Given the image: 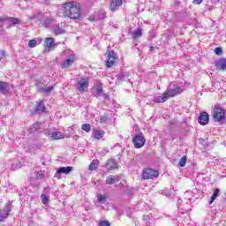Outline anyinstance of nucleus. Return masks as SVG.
I'll use <instances>...</instances> for the list:
<instances>
[{"label": "nucleus", "mask_w": 226, "mask_h": 226, "mask_svg": "<svg viewBox=\"0 0 226 226\" xmlns=\"http://www.w3.org/2000/svg\"><path fill=\"white\" fill-rule=\"evenodd\" d=\"M63 11L64 17H70V19L77 20L80 19V4H77L76 2H67L63 5Z\"/></svg>", "instance_id": "obj_1"}, {"label": "nucleus", "mask_w": 226, "mask_h": 226, "mask_svg": "<svg viewBox=\"0 0 226 226\" xmlns=\"http://www.w3.org/2000/svg\"><path fill=\"white\" fill-rule=\"evenodd\" d=\"M212 117L215 123H226L225 109H223L220 104H216L212 109Z\"/></svg>", "instance_id": "obj_2"}, {"label": "nucleus", "mask_w": 226, "mask_h": 226, "mask_svg": "<svg viewBox=\"0 0 226 226\" xmlns=\"http://www.w3.org/2000/svg\"><path fill=\"white\" fill-rule=\"evenodd\" d=\"M132 144L136 149H140V147H144V144H146V138L141 134H136L132 139Z\"/></svg>", "instance_id": "obj_3"}, {"label": "nucleus", "mask_w": 226, "mask_h": 226, "mask_svg": "<svg viewBox=\"0 0 226 226\" xmlns=\"http://www.w3.org/2000/svg\"><path fill=\"white\" fill-rule=\"evenodd\" d=\"M11 24L12 26H18L20 24V19L13 17H0V29H3V25L1 24Z\"/></svg>", "instance_id": "obj_4"}, {"label": "nucleus", "mask_w": 226, "mask_h": 226, "mask_svg": "<svg viewBox=\"0 0 226 226\" xmlns=\"http://www.w3.org/2000/svg\"><path fill=\"white\" fill-rule=\"evenodd\" d=\"M107 61L106 66L107 68H112L113 64H116V52L114 50H107L106 52Z\"/></svg>", "instance_id": "obj_5"}, {"label": "nucleus", "mask_w": 226, "mask_h": 226, "mask_svg": "<svg viewBox=\"0 0 226 226\" xmlns=\"http://www.w3.org/2000/svg\"><path fill=\"white\" fill-rule=\"evenodd\" d=\"M160 173L158 170H154L151 168H147L143 171V179H154V177H158Z\"/></svg>", "instance_id": "obj_6"}, {"label": "nucleus", "mask_w": 226, "mask_h": 226, "mask_svg": "<svg viewBox=\"0 0 226 226\" xmlns=\"http://www.w3.org/2000/svg\"><path fill=\"white\" fill-rule=\"evenodd\" d=\"M73 171V167L67 166V167H60L56 170L54 177L56 179H61V174H71Z\"/></svg>", "instance_id": "obj_7"}, {"label": "nucleus", "mask_w": 226, "mask_h": 226, "mask_svg": "<svg viewBox=\"0 0 226 226\" xmlns=\"http://www.w3.org/2000/svg\"><path fill=\"white\" fill-rule=\"evenodd\" d=\"M13 89V85H10L8 82L0 81V94H9Z\"/></svg>", "instance_id": "obj_8"}, {"label": "nucleus", "mask_w": 226, "mask_h": 226, "mask_svg": "<svg viewBox=\"0 0 226 226\" xmlns=\"http://www.w3.org/2000/svg\"><path fill=\"white\" fill-rule=\"evenodd\" d=\"M198 123L202 126H206V124L209 123V114L206 111L200 113V116L198 117Z\"/></svg>", "instance_id": "obj_9"}, {"label": "nucleus", "mask_w": 226, "mask_h": 226, "mask_svg": "<svg viewBox=\"0 0 226 226\" xmlns=\"http://www.w3.org/2000/svg\"><path fill=\"white\" fill-rule=\"evenodd\" d=\"M88 84H89V79L87 78H82L79 81H78L79 92L84 93V91L87 89Z\"/></svg>", "instance_id": "obj_10"}, {"label": "nucleus", "mask_w": 226, "mask_h": 226, "mask_svg": "<svg viewBox=\"0 0 226 226\" xmlns=\"http://www.w3.org/2000/svg\"><path fill=\"white\" fill-rule=\"evenodd\" d=\"M10 213H11V205H6L4 208L0 211V222L6 220V218L10 216Z\"/></svg>", "instance_id": "obj_11"}, {"label": "nucleus", "mask_w": 226, "mask_h": 226, "mask_svg": "<svg viewBox=\"0 0 226 226\" xmlns=\"http://www.w3.org/2000/svg\"><path fill=\"white\" fill-rule=\"evenodd\" d=\"M168 94V99L169 98H174V96H177V94H181L183 93V90L181 89L180 87H177L173 89H168L167 92Z\"/></svg>", "instance_id": "obj_12"}, {"label": "nucleus", "mask_w": 226, "mask_h": 226, "mask_svg": "<svg viewBox=\"0 0 226 226\" xmlns=\"http://www.w3.org/2000/svg\"><path fill=\"white\" fill-rule=\"evenodd\" d=\"M104 167L108 171L116 170V169H117V162L114 159H109L106 162Z\"/></svg>", "instance_id": "obj_13"}, {"label": "nucleus", "mask_w": 226, "mask_h": 226, "mask_svg": "<svg viewBox=\"0 0 226 226\" xmlns=\"http://www.w3.org/2000/svg\"><path fill=\"white\" fill-rule=\"evenodd\" d=\"M34 112L35 114H45L47 112V108L45 107V104H43L42 101L36 103Z\"/></svg>", "instance_id": "obj_14"}, {"label": "nucleus", "mask_w": 226, "mask_h": 226, "mask_svg": "<svg viewBox=\"0 0 226 226\" xmlns=\"http://www.w3.org/2000/svg\"><path fill=\"white\" fill-rule=\"evenodd\" d=\"M75 63V56L71 54L69 57L62 63V68H70Z\"/></svg>", "instance_id": "obj_15"}, {"label": "nucleus", "mask_w": 226, "mask_h": 226, "mask_svg": "<svg viewBox=\"0 0 226 226\" xmlns=\"http://www.w3.org/2000/svg\"><path fill=\"white\" fill-rule=\"evenodd\" d=\"M36 87L39 93H44V94H49V93H52V91H54V87H43L40 84H36Z\"/></svg>", "instance_id": "obj_16"}, {"label": "nucleus", "mask_w": 226, "mask_h": 226, "mask_svg": "<svg viewBox=\"0 0 226 226\" xmlns=\"http://www.w3.org/2000/svg\"><path fill=\"white\" fill-rule=\"evenodd\" d=\"M121 181V175H109L106 178V185H114V183H118Z\"/></svg>", "instance_id": "obj_17"}, {"label": "nucleus", "mask_w": 226, "mask_h": 226, "mask_svg": "<svg viewBox=\"0 0 226 226\" xmlns=\"http://www.w3.org/2000/svg\"><path fill=\"white\" fill-rule=\"evenodd\" d=\"M123 5V0H112L109 4V10L111 11H116L117 8Z\"/></svg>", "instance_id": "obj_18"}, {"label": "nucleus", "mask_w": 226, "mask_h": 226, "mask_svg": "<svg viewBox=\"0 0 226 226\" xmlns=\"http://www.w3.org/2000/svg\"><path fill=\"white\" fill-rule=\"evenodd\" d=\"M215 66L221 72H225L226 70V58H221L215 62Z\"/></svg>", "instance_id": "obj_19"}, {"label": "nucleus", "mask_w": 226, "mask_h": 226, "mask_svg": "<svg viewBox=\"0 0 226 226\" xmlns=\"http://www.w3.org/2000/svg\"><path fill=\"white\" fill-rule=\"evenodd\" d=\"M49 137L51 140H59L61 139H64V134L61 132H53L52 133H49Z\"/></svg>", "instance_id": "obj_20"}, {"label": "nucleus", "mask_w": 226, "mask_h": 226, "mask_svg": "<svg viewBox=\"0 0 226 226\" xmlns=\"http://www.w3.org/2000/svg\"><path fill=\"white\" fill-rule=\"evenodd\" d=\"M53 33L54 34H56V36H57L59 34H64L66 31L64 30V28H63V26H61V25L56 24V25H54L53 26Z\"/></svg>", "instance_id": "obj_21"}, {"label": "nucleus", "mask_w": 226, "mask_h": 226, "mask_svg": "<svg viewBox=\"0 0 226 226\" xmlns=\"http://www.w3.org/2000/svg\"><path fill=\"white\" fill-rule=\"evenodd\" d=\"M169 100V94L167 93H163L162 96L155 97L154 99V103H165Z\"/></svg>", "instance_id": "obj_22"}, {"label": "nucleus", "mask_w": 226, "mask_h": 226, "mask_svg": "<svg viewBox=\"0 0 226 226\" xmlns=\"http://www.w3.org/2000/svg\"><path fill=\"white\" fill-rule=\"evenodd\" d=\"M128 77H130V74L126 72H123L117 75V79L118 80V82H123V81L126 80V79H128Z\"/></svg>", "instance_id": "obj_23"}, {"label": "nucleus", "mask_w": 226, "mask_h": 226, "mask_svg": "<svg viewBox=\"0 0 226 226\" xmlns=\"http://www.w3.org/2000/svg\"><path fill=\"white\" fill-rule=\"evenodd\" d=\"M98 165H100V161L98 159L93 160L89 165V170H96Z\"/></svg>", "instance_id": "obj_24"}, {"label": "nucleus", "mask_w": 226, "mask_h": 226, "mask_svg": "<svg viewBox=\"0 0 226 226\" xmlns=\"http://www.w3.org/2000/svg\"><path fill=\"white\" fill-rule=\"evenodd\" d=\"M143 222L145 223V225H143V226L153 225V218H151V215H143Z\"/></svg>", "instance_id": "obj_25"}, {"label": "nucleus", "mask_w": 226, "mask_h": 226, "mask_svg": "<svg viewBox=\"0 0 226 226\" xmlns=\"http://www.w3.org/2000/svg\"><path fill=\"white\" fill-rule=\"evenodd\" d=\"M55 24H56V21H53V19L50 18H47L42 22V25L44 27H50L51 26H54Z\"/></svg>", "instance_id": "obj_26"}, {"label": "nucleus", "mask_w": 226, "mask_h": 226, "mask_svg": "<svg viewBox=\"0 0 226 226\" xmlns=\"http://www.w3.org/2000/svg\"><path fill=\"white\" fill-rule=\"evenodd\" d=\"M140 36H142V28H139L132 34V40H138V38H140Z\"/></svg>", "instance_id": "obj_27"}, {"label": "nucleus", "mask_w": 226, "mask_h": 226, "mask_svg": "<svg viewBox=\"0 0 226 226\" xmlns=\"http://www.w3.org/2000/svg\"><path fill=\"white\" fill-rule=\"evenodd\" d=\"M103 135H105V132H103V130H96L94 132V139L100 140V139H103Z\"/></svg>", "instance_id": "obj_28"}, {"label": "nucleus", "mask_w": 226, "mask_h": 226, "mask_svg": "<svg viewBox=\"0 0 226 226\" xmlns=\"http://www.w3.org/2000/svg\"><path fill=\"white\" fill-rule=\"evenodd\" d=\"M97 202H99V204H105V202H107V195L99 194L97 196Z\"/></svg>", "instance_id": "obj_29"}, {"label": "nucleus", "mask_w": 226, "mask_h": 226, "mask_svg": "<svg viewBox=\"0 0 226 226\" xmlns=\"http://www.w3.org/2000/svg\"><path fill=\"white\" fill-rule=\"evenodd\" d=\"M105 10L101 9L97 11V20H103L105 19Z\"/></svg>", "instance_id": "obj_30"}, {"label": "nucleus", "mask_w": 226, "mask_h": 226, "mask_svg": "<svg viewBox=\"0 0 226 226\" xmlns=\"http://www.w3.org/2000/svg\"><path fill=\"white\" fill-rule=\"evenodd\" d=\"M45 45L46 47H48V49H51V47H54V38H47L45 41Z\"/></svg>", "instance_id": "obj_31"}, {"label": "nucleus", "mask_w": 226, "mask_h": 226, "mask_svg": "<svg viewBox=\"0 0 226 226\" xmlns=\"http://www.w3.org/2000/svg\"><path fill=\"white\" fill-rule=\"evenodd\" d=\"M219 194H220V189H215V190L214 191L213 195H212L211 198H210L209 204H213V201H214V200H216V197H218Z\"/></svg>", "instance_id": "obj_32"}, {"label": "nucleus", "mask_w": 226, "mask_h": 226, "mask_svg": "<svg viewBox=\"0 0 226 226\" xmlns=\"http://www.w3.org/2000/svg\"><path fill=\"white\" fill-rule=\"evenodd\" d=\"M36 130H40V123L38 122L34 123L32 127L29 128V132L33 133V132H36Z\"/></svg>", "instance_id": "obj_33"}, {"label": "nucleus", "mask_w": 226, "mask_h": 226, "mask_svg": "<svg viewBox=\"0 0 226 226\" xmlns=\"http://www.w3.org/2000/svg\"><path fill=\"white\" fill-rule=\"evenodd\" d=\"M45 177V171L40 170L35 173V179H43Z\"/></svg>", "instance_id": "obj_34"}, {"label": "nucleus", "mask_w": 226, "mask_h": 226, "mask_svg": "<svg viewBox=\"0 0 226 226\" xmlns=\"http://www.w3.org/2000/svg\"><path fill=\"white\" fill-rule=\"evenodd\" d=\"M186 159H187L186 155H183L181 157V159L179 161V163H178L179 167H185L186 166Z\"/></svg>", "instance_id": "obj_35"}, {"label": "nucleus", "mask_w": 226, "mask_h": 226, "mask_svg": "<svg viewBox=\"0 0 226 226\" xmlns=\"http://www.w3.org/2000/svg\"><path fill=\"white\" fill-rule=\"evenodd\" d=\"M41 200L42 204H44V206H47L49 204V196H47L46 194H41Z\"/></svg>", "instance_id": "obj_36"}, {"label": "nucleus", "mask_w": 226, "mask_h": 226, "mask_svg": "<svg viewBox=\"0 0 226 226\" xmlns=\"http://www.w3.org/2000/svg\"><path fill=\"white\" fill-rule=\"evenodd\" d=\"M81 129L84 130V132H91V124H82Z\"/></svg>", "instance_id": "obj_37"}, {"label": "nucleus", "mask_w": 226, "mask_h": 226, "mask_svg": "<svg viewBox=\"0 0 226 226\" xmlns=\"http://www.w3.org/2000/svg\"><path fill=\"white\" fill-rule=\"evenodd\" d=\"M149 38H155L156 37V30H154V26L148 33Z\"/></svg>", "instance_id": "obj_38"}, {"label": "nucleus", "mask_w": 226, "mask_h": 226, "mask_svg": "<svg viewBox=\"0 0 226 226\" xmlns=\"http://www.w3.org/2000/svg\"><path fill=\"white\" fill-rule=\"evenodd\" d=\"M103 93V87L100 85L96 89V98Z\"/></svg>", "instance_id": "obj_39"}, {"label": "nucleus", "mask_w": 226, "mask_h": 226, "mask_svg": "<svg viewBox=\"0 0 226 226\" xmlns=\"http://www.w3.org/2000/svg\"><path fill=\"white\" fill-rule=\"evenodd\" d=\"M99 120H100V123L103 124V123H107V121L109 120V116L104 115L102 117H100Z\"/></svg>", "instance_id": "obj_40"}, {"label": "nucleus", "mask_w": 226, "mask_h": 226, "mask_svg": "<svg viewBox=\"0 0 226 226\" xmlns=\"http://www.w3.org/2000/svg\"><path fill=\"white\" fill-rule=\"evenodd\" d=\"M28 47L30 49H34V47H36V40H31L28 42Z\"/></svg>", "instance_id": "obj_41"}, {"label": "nucleus", "mask_w": 226, "mask_h": 226, "mask_svg": "<svg viewBox=\"0 0 226 226\" xmlns=\"http://www.w3.org/2000/svg\"><path fill=\"white\" fill-rule=\"evenodd\" d=\"M222 52H223V50L222 49L221 47H217V48H215V54L216 56H222Z\"/></svg>", "instance_id": "obj_42"}, {"label": "nucleus", "mask_w": 226, "mask_h": 226, "mask_svg": "<svg viewBox=\"0 0 226 226\" xmlns=\"http://www.w3.org/2000/svg\"><path fill=\"white\" fill-rule=\"evenodd\" d=\"M99 226H110V222H109L108 221H101L99 222Z\"/></svg>", "instance_id": "obj_43"}, {"label": "nucleus", "mask_w": 226, "mask_h": 226, "mask_svg": "<svg viewBox=\"0 0 226 226\" xmlns=\"http://www.w3.org/2000/svg\"><path fill=\"white\" fill-rule=\"evenodd\" d=\"M4 56H5L4 51V50H1V51H0V61L3 60V59H4Z\"/></svg>", "instance_id": "obj_44"}, {"label": "nucleus", "mask_w": 226, "mask_h": 226, "mask_svg": "<svg viewBox=\"0 0 226 226\" xmlns=\"http://www.w3.org/2000/svg\"><path fill=\"white\" fill-rule=\"evenodd\" d=\"M194 4H202V0H193Z\"/></svg>", "instance_id": "obj_45"}, {"label": "nucleus", "mask_w": 226, "mask_h": 226, "mask_svg": "<svg viewBox=\"0 0 226 226\" xmlns=\"http://www.w3.org/2000/svg\"><path fill=\"white\" fill-rule=\"evenodd\" d=\"M12 169H14V170H17V169H20V165H19V164H13V165H12Z\"/></svg>", "instance_id": "obj_46"}, {"label": "nucleus", "mask_w": 226, "mask_h": 226, "mask_svg": "<svg viewBox=\"0 0 226 226\" xmlns=\"http://www.w3.org/2000/svg\"><path fill=\"white\" fill-rule=\"evenodd\" d=\"M153 50H154V47L150 46L149 52H153Z\"/></svg>", "instance_id": "obj_47"}, {"label": "nucleus", "mask_w": 226, "mask_h": 226, "mask_svg": "<svg viewBox=\"0 0 226 226\" xmlns=\"http://www.w3.org/2000/svg\"><path fill=\"white\" fill-rule=\"evenodd\" d=\"M104 97H105V98H109V95L105 94Z\"/></svg>", "instance_id": "obj_48"}, {"label": "nucleus", "mask_w": 226, "mask_h": 226, "mask_svg": "<svg viewBox=\"0 0 226 226\" xmlns=\"http://www.w3.org/2000/svg\"><path fill=\"white\" fill-rule=\"evenodd\" d=\"M34 19V16H32V17L30 18V19Z\"/></svg>", "instance_id": "obj_49"}, {"label": "nucleus", "mask_w": 226, "mask_h": 226, "mask_svg": "<svg viewBox=\"0 0 226 226\" xmlns=\"http://www.w3.org/2000/svg\"><path fill=\"white\" fill-rule=\"evenodd\" d=\"M69 52V54H72V51H68Z\"/></svg>", "instance_id": "obj_50"}, {"label": "nucleus", "mask_w": 226, "mask_h": 226, "mask_svg": "<svg viewBox=\"0 0 226 226\" xmlns=\"http://www.w3.org/2000/svg\"><path fill=\"white\" fill-rule=\"evenodd\" d=\"M7 27H10V26H8Z\"/></svg>", "instance_id": "obj_51"}]
</instances>
